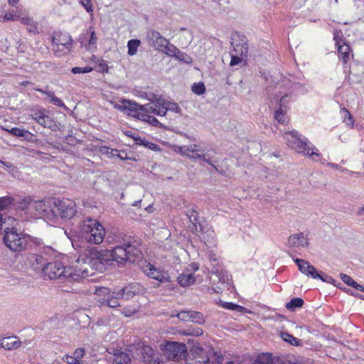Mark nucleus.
Listing matches in <instances>:
<instances>
[{
	"instance_id": "29",
	"label": "nucleus",
	"mask_w": 364,
	"mask_h": 364,
	"mask_svg": "<svg viewBox=\"0 0 364 364\" xmlns=\"http://www.w3.org/2000/svg\"><path fill=\"white\" fill-rule=\"evenodd\" d=\"M53 52L58 56H63L68 54L72 50V46H64L63 43H53Z\"/></svg>"
},
{
	"instance_id": "35",
	"label": "nucleus",
	"mask_w": 364,
	"mask_h": 364,
	"mask_svg": "<svg viewBox=\"0 0 364 364\" xmlns=\"http://www.w3.org/2000/svg\"><path fill=\"white\" fill-rule=\"evenodd\" d=\"M303 304V299L299 297H296L291 299V301L286 304V308L291 311H294L296 308L301 307Z\"/></svg>"
},
{
	"instance_id": "23",
	"label": "nucleus",
	"mask_w": 364,
	"mask_h": 364,
	"mask_svg": "<svg viewBox=\"0 0 364 364\" xmlns=\"http://www.w3.org/2000/svg\"><path fill=\"white\" fill-rule=\"evenodd\" d=\"M20 21L21 23L26 26L27 30L29 33L33 34L38 33L37 23L31 17L28 16H24L23 14H21Z\"/></svg>"
},
{
	"instance_id": "18",
	"label": "nucleus",
	"mask_w": 364,
	"mask_h": 364,
	"mask_svg": "<svg viewBox=\"0 0 364 364\" xmlns=\"http://www.w3.org/2000/svg\"><path fill=\"white\" fill-rule=\"evenodd\" d=\"M159 97H156L151 102L147 103L144 105V112L150 114H154L158 116H165L166 115V109L164 106L159 105Z\"/></svg>"
},
{
	"instance_id": "50",
	"label": "nucleus",
	"mask_w": 364,
	"mask_h": 364,
	"mask_svg": "<svg viewBox=\"0 0 364 364\" xmlns=\"http://www.w3.org/2000/svg\"><path fill=\"white\" fill-rule=\"evenodd\" d=\"M341 112H343L344 113L343 122H346V119L350 120V123L347 122V125L349 126L350 128H353V124H354V120H353V117L350 114V113L345 107L341 109Z\"/></svg>"
},
{
	"instance_id": "5",
	"label": "nucleus",
	"mask_w": 364,
	"mask_h": 364,
	"mask_svg": "<svg viewBox=\"0 0 364 364\" xmlns=\"http://www.w3.org/2000/svg\"><path fill=\"white\" fill-rule=\"evenodd\" d=\"M22 208L36 214L44 220H53L56 219L55 199L43 200H33L30 198H24L22 203Z\"/></svg>"
},
{
	"instance_id": "10",
	"label": "nucleus",
	"mask_w": 364,
	"mask_h": 364,
	"mask_svg": "<svg viewBox=\"0 0 364 364\" xmlns=\"http://www.w3.org/2000/svg\"><path fill=\"white\" fill-rule=\"evenodd\" d=\"M292 100L291 92L289 90L282 89V85H278L271 97L269 102L270 108H277V107H282L284 109H288V104Z\"/></svg>"
},
{
	"instance_id": "36",
	"label": "nucleus",
	"mask_w": 364,
	"mask_h": 364,
	"mask_svg": "<svg viewBox=\"0 0 364 364\" xmlns=\"http://www.w3.org/2000/svg\"><path fill=\"white\" fill-rule=\"evenodd\" d=\"M141 44V41L138 39L129 40L127 43L128 55H134L137 53V49Z\"/></svg>"
},
{
	"instance_id": "47",
	"label": "nucleus",
	"mask_w": 364,
	"mask_h": 364,
	"mask_svg": "<svg viewBox=\"0 0 364 364\" xmlns=\"http://www.w3.org/2000/svg\"><path fill=\"white\" fill-rule=\"evenodd\" d=\"M187 217L189 218L190 222L194 225L198 221V213L193 209H190L186 213Z\"/></svg>"
},
{
	"instance_id": "13",
	"label": "nucleus",
	"mask_w": 364,
	"mask_h": 364,
	"mask_svg": "<svg viewBox=\"0 0 364 364\" xmlns=\"http://www.w3.org/2000/svg\"><path fill=\"white\" fill-rule=\"evenodd\" d=\"M141 269L148 277L156 279L161 283H165L171 281L170 277L167 272H161L151 263H143L141 265Z\"/></svg>"
},
{
	"instance_id": "28",
	"label": "nucleus",
	"mask_w": 364,
	"mask_h": 364,
	"mask_svg": "<svg viewBox=\"0 0 364 364\" xmlns=\"http://www.w3.org/2000/svg\"><path fill=\"white\" fill-rule=\"evenodd\" d=\"M79 41H80L82 47H85V49L87 50L93 51L94 50L96 49V44L97 42V38L96 36V33L94 31H91L90 39H89L87 43L82 40L81 41V38H79Z\"/></svg>"
},
{
	"instance_id": "41",
	"label": "nucleus",
	"mask_w": 364,
	"mask_h": 364,
	"mask_svg": "<svg viewBox=\"0 0 364 364\" xmlns=\"http://www.w3.org/2000/svg\"><path fill=\"white\" fill-rule=\"evenodd\" d=\"M281 337L284 341L293 346H299L301 344V340L298 339L297 338L293 336L292 335L288 333H282Z\"/></svg>"
},
{
	"instance_id": "39",
	"label": "nucleus",
	"mask_w": 364,
	"mask_h": 364,
	"mask_svg": "<svg viewBox=\"0 0 364 364\" xmlns=\"http://www.w3.org/2000/svg\"><path fill=\"white\" fill-rule=\"evenodd\" d=\"M97 301L101 303L102 305H105L110 308H115L120 306L119 301L112 296L100 299Z\"/></svg>"
},
{
	"instance_id": "59",
	"label": "nucleus",
	"mask_w": 364,
	"mask_h": 364,
	"mask_svg": "<svg viewBox=\"0 0 364 364\" xmlns=\"http://www.w3.org/2000/svg\"><path fill=\"white\" fill-rule=\"evenodd\" d=\"M342 32L341 31H336L333 33V40L336 41V45L338 46V43L341 44L344 42L342 39Z\"/></svg>"
},
{
	"instance_id": "33",
	"label": "nucleus",
	"mask_w": 364,
	"mask_h": 364,
	"mask_svg": "<svg viewBox=\"0 0 364 364\" xmlns=\"http://www.w3.org/2000/svg\"><path fill=\"white\" fill-rule=\"evenodd\" d=\"M136 287V284H132L122 288V294L124 299L129 300L134 296L136 292L135 289Z\"/></svg>"
},
{
	"instance_id": "62",
	"label": "nucleus",
	"mask_w": 364,
	"mask_h": 364,
	"mask_svg": "<svg viewBox=\"0 0 364 364\" xmlns=\"http://www.w3.org/2000/svg\"><path fill=\"white\" fill-rule=\"evenodd\" d=\"M84 355V349L82 348H77L75 350L73 353V356L75 359L78 360V362L81 363V359L83 357Z\"/></svg>"
},
{
	"instance_id": "58",
	"label": "nucleus",
	"mask_w": 364,
	"mask_h": 364,
	"mask_svg": "<svg viewBox=\"0 0 364 364\" xmlns=\"http://www.w3.org/2000/svg\"><path fill=\"white\" fill-rule=\"evenodd\" d=\"M62 359L68 364H81L73 355H65Z\"/></svg>"
},
{
	"instance_id": "37",
	"label": "nucleus",
	"mask_w": 364,
	"mask_h": 364,
	"mask_svg": "<svg viewBox=\"0 0 364 364\" xmlns=\"http://www.w3.org/2000/svg\"><path fill=\"white\" fill-rule=\"evenodd\" d=\"M178 333L183 336H199L203 334V330L200 328H188L179 330Z\"/></svg>"
},
{
	"instance_id": "54",
	"label": "nucleus",
	"mask_w": 364,
	"mask_h": 364,
	"mask_svg": "<svg viewBox=\"0 0 364 364\" xmlns=\"http://www.w3.org/2000/svg\"><path fill=\"white\" fill-rule=\"evenodd\" d=\"M90 1L91 0H80V4L85 9L87 12L90 13L91 14V16H92L93 9Z\"/></svg>"
},
{
	"instance_id": "56",
	"label": "nucleus",
	"mask_w": 364,
	"mask_h": 364,
	"mask_svg": "<svg viewBox=\"0 0 364 364\" xmlns=\"http://www.w3.org/2000/svg\"><path fill=\"white\" fill-rule=\"evenodd\" d=\"M230 55H231V60L230 63V66L239 65L240 63H242V60L245 58L242 56L237 55H235L231 53H230Z\"/></svg>"
},
{
	"instance_id": "21",
	"label": "nucleus",
	"mask_w": 364,
	"mask_h": 364,
	"mask_svg": "<svg viewBox=\"0 0 364 364\" xmlns=\"http://www.w3.org/2000/svg\"><path fill=\"white\" fill-rule=\"evenodd\" d=\"M196 277L193 273L189 272V269L185 270L182 274L178 277V282L181 287H188L194 284Z\"/></svg>"
},
{
	"instance_id": "4",
	"label": "nucleus",
	"mask_w": 364,
	"mask_h": 364,
	"mask_svg": "<svg viewBox=\"0 0 364 364\" xmlns=\"http://www.w3.org/2000/svg\"><path fill=\"white\" fill-rule=\"evenodd\" d=\"M139 245V242L131 237L124 238L111 250L114 262L118 264H124L125 262H134L141 255Z\"/></svg>"
},
{
	"instance_id": "17",
	"label": "nucleus",
	"mask_w": 364,
	"mask_h": 364,
	"mask_svg": "<svg viewBox=\"0 0 364 364\" xmlns=\"http://www.w3.org/2000/svg\"><path fill=\"white\" fill-rule=\"evenodd\" d=\"M21 341L16 336L0 338V348L6 350H16L21 346Z\"/></svg>"
},
{
	"instance_id": "12",
	"label": "nucleus",
	"mask_w": 364,
	"mask_h": 364,
	"mask_svg": "<svg viewBox=\"0 0 364 364\" xmlns=\"http://www.w3.org/2000/svg\"><path fill=\"white\" fill-rule=\"evenodd\" d=\"M223 356L218 353L200 350V353L190 358L187 364H223Z\"/></svg>"
},
{
	"instance_id": "30",
	"label": "nucleus",
	"mask_w": 364,
	"mask_h": 364,
	"mask_svg": "<svg viewBox=\"0 0 364 364\" xmlns=\"http://www.w3.org/2000/svg\"><path fill=\"white\" fill-rule=\"evenodd\" d=\"M53 43H63L64 46H72L73 39L72 37L67 33H60L57 37H53Z\"/></svg>"
},
{
	"instance_id": "64",
	"label": "nucleus",
	"mask_w": 364,
	"mask_h": 364,
	"mask_svg": "<svg viewBox=\"0 0 364 364\" xmlns=\"http://www.w3.org/2000/svg\"><path fill=\"white\" fill-rule=\"evenodd\" d=\"M50 102L58 107H64V102L55 95L50 100Z\"/></svg>"
},
{
	"instance_id": "1",
	"label": "nucleus",
	"mask_w": 364,
	"mask_h": 364,
	"mask_svg": "<svg viewBox=\"0 0 364 364\" xmlns=\"http://www.w3.org/2000/svg\"><path fill=\"white\" fill-rule=\"evenodd\" d=\"M187 351L185 344L169 342L164 348V356L166 360L159 358L149 346H144L141 349L142 359L145 364H175L174 361L180 360L185 356Z\"/></svg>"
},
{
	"instance_id": "61",
	"label": "nucleus",
	"mask_w": 364,
	"mask_h": 364,
	"mask_svg": "<svg viewBox=\"0 0 364 364\" xmlns=\"http://www.w3.org/2000/svg\"><path fill=\"white\" fill-rule=\"evenodd\" d=\"M110 296L116 299L117 301H119V299H124L122 289H117L111 291Z\"/></svg>"
},
{
	"instance_id": "51",
	"label": "nucleus",
	"mask_w": 364,
	"mask_h": 364,
	"mask_svg": "<svg viewBox=\"0 0 364 364\" xmlns=\"http://www.w3.org/2000/svg\"><path fill=\"white\" fill-rule=\"evenodd\" d=\"M92 70V68L86 66L84 68L80 67H74L72 68L71 72L73 74H79V73H87Z\"/></svg>"
},
{
	"instance_id": "26",
	"label": "nucleus",
	"mask_w": 364,
	"mask_h": 364,
	"mask_svg": "<svg viewBox=\"0 0 364 364\" xmlns=\"http://www.w3.org/2000/svg\"><path fill=\"white\" fill-rule=\"evenodd\" d=\"M254 364H284L281 363L279 360L274 359L272 358V355L269 353H262L257 356L256 360H255Z\"/></svg>"
},
{
	"instance_id": "20",
	"label": "nucleus",
	"mask_w": 364,
	"mask_h": 364,
	"mask_svg": "<svg viewBox=\"0 0 364 364\" xmlns=\"http://www.w3.org/2000/svg\"><path fill=\"white\" fill-rule=\"evenodd\" d=\"M338 47V56L342 59L343 64H346L350 56H353L352 50L349 45L343 42V43L336 46Z\"/></svg>"
},
{
	"instance_id": "63",
	"label": "nucleus",
	"mask_w": 364,
	"mask_h": 364,
	"mask_svg": "<svg viewBox=\"0 0 364 364\" xmlns=\"http://www.w3.org/2000/svg\"><path fill=\"white\" fill-rule=\"evenodd\" d=\"M34 90H35L36 91H38V92H41V93H43V94L46 95L47 97H48V99H50V100H51V99L55 96V93H54V92H53V91H50V90H49V91L43 90V89L39 88V87H36V88H34Z\"/></svg>"
},
{
	"instance_id": "16",
	"label": "nucleus",
	"mask_w": 364,
	"mask_h": 364,
	"mask_svg": "<svg viewBox=\"0 0 364 364\" xmlns=\"http://www.w3.org/2000/svg\"><path fill=\"white\" fill-rule=\"evenodd\" d=\"M126 103L127 108L125 113L130 117L142 121L146 114L144 109V105L129 100L128 102H126Z\"/></svg>"
},
{
	"instance_id": "34",
	"label": "nucleus",
	"mask_w": 364,
	"mask_h": 364,
	"mask_svg": "<svg viewBox=\"0 0 364 364\" xmlns=\"http://www.w3.org/2000/svg\"><path fill=\"white\" fill-rule=\"evenodd\" d=\"M11 134L18 136V137H23L27 139L28 136L31 135V132L28 130L20 129L18 127H14L11 129H6Z\"/></svg>"
},
{
	"instance_id": "24",
	"label": "nucleus",
	"mask_w": 364,
	"mask_h": 364,
	"mask_svg": "<svg viewBox=\"0 0 364 364\" xmlns=\"http://www.w3.org/2000/svg\"><path fill=\"white\" fill-rule=\"evenodd\" d=\"M22 12L16 7V11H8L5 14H0V22L6 23L8 21H14L20 20Z\"/></svg>"
},
{
	"instance_id": "32",
	"label": "nucleus",
	"mask_w": 364,
	"mask_h": 364,
	"mask_svg": "<svg viewBox=\"0 0 364 364\" xmlns=\"http://www.w3.org/2000/svg\"><path fill=\"white\" fill-rule=\"evenodd\" d=\"M287 111V109L278 107L274 112V119L282 124L288 123L289 119L286 115Z\"/></svg>"
},
{
	"instance_id": "45",
	"label": "nucleus",
	"mask_w": 364,
	"mask_h": 364,
	"mask_svg": "<svg viewBox=\"0 0 364 364\" xmlns=\"http://www.w3.org/2000/svg\"><path fill=\"white\" fill-rule=\"evenodd\" d=\"M174 58L180 61L184 62L186 64H191L193 61L190 55L181 51L179 49L178 50Z\"/></svg>"
},
{
	"instance_id": "19",
	"label": "nucleus",
	"mask_w": 364,
	"mask_h": 364,
	"mask_svg": "<svg viewBox=\"0 0 364 364\" xmlns=\"http://www.w3.org/2000/svg\"><path fill=\"white\" fill-rule=\"evenodd\" d=\"M287 244L289 247H304L308 245V242L304 235L300 232L289 236Z\"/></svg>"
},
{
	"instance_id": "11",
	"label": "nucleus",
	"mask_w": 364,
	"mask_h": 364,
	"mask_svg": "<svg viewBox=\"0 0 364 364\" xmlns=\"http://www.w3.org/2000/svg\"><path fill=\"white\" fill-rule=\"evenodd\" d=\"M55 213L56 219L58 218L63 219H70L76 213L75 203L70 199L63 198L62 200L55 199Z\"/></svg>"
},
{
	"instance_id": "3",
	"label": "nucleus",
	"mask_w": 364,
	"mask_h": 364,
	"mask_svg": "<svg viewBox=\"0 0 364 364\" xmlns=\"http://www.w3.org/2000/svg\"><path fill=\"white\" fill-rule=\"evenodd\" d=\"M80 267H77V259L75 263L69 267H65L60 261H55L48 263L42 268L43 274L50 279H60L62 282H75L82 279Z\"/></svg>"
},
{
	"instance_id": "38",
	"label": "nucleus",
	"mask_w": 364,
	"mask_h": 364,
	"mask_svg": "<svg viewBox=\"0 0 364 364\" xmlns=\"http://www.w3.org/2000/svg\"><path fill=\"white\" fill-rule=\"evenodd\" d=\"M178 48L174 45L169 43L168 40H166V43H164V48L160 52L164 53L166 55L175 57Z\"/></svg>"
},
{
	"instance_id": "55",
	"label": "nucleus",
	"mask_w": 364,
	"mask_h": 364,
	"mask_svg": "<svg viewBox=\"0 0 364 364\" xmlns=\"http://www.w3.org/2000/svg\"><path fill=\"white\" fill-rule=\"evenodd\" d=\"M191 311H181L177 314L176 316L181 321H190Z\"/></svg>"
},
{
	"instance_id": "53",
	"label": "nucleus",
	"mask_w": 364,
	"mask_h": 364,
	"mask_svg": "<svg viewBox=\"0 0 364 364\" xmlns=\"http://www.w3.org/2000/svg\"><path fill=\"white\" fill-rule=\"evenodd\" d=\"M340 276L341 279L346 284L352 287H353L356 284V282L350 276L343 273H341Z\"/></svg>"
},
{
	"instance_id": "9",
	"label": "nucleus",
	"mask_w": 364,
	"mask_h": 364,
	"mask_svg": "<svg viewBox=\"0 0 364 364\" xmlns=\"http://www.w3.org/2000/svg\"><path fill=\"white\" fill-rule=\"evenodd\" d=\"M3 241L5 245L12 252H20L24 250L28 245L25 234L18 232L16 228H5Z\"/></svg>"
},
{
	"instance_id": "22",
	"label": "nucleus",
	"mask_w": 364,
	"mask_h": 364,
	"mask_svg": "<svg viewBox=\"0 0 364 364\" xmlns=\"http://www.w3.org/2000/svg\"><path fill=\"white\" fill-rule=\"evenodd\" d=\"M158 105L164 106V109H166V113L167 111H171L177 114L181 113V108L177 103L168 101L161 97H159Z\"/></svg>"
},
{
	"instance_id": "57",
	"label": "nucleus",
	"mask_w": 364,
	"mask_h": 364,
	"mask_svg": "<svg viewBox=\"0 0 364 364\" xmlns=\"http://www.w3.org/2000/svg\"><path fill=\"white\" fill-rule=\"evenodd\" d=\"M223 306L229 310H237L239 311H241L244 308L241 306H239L237 304H233V303H229V302H225L223 304Z\"/></svg>"
},
{
	"instance_id": "49",
	"label": "nucleus",
	"mask_w": 364,
	"mask_h": 364,
	"mask_svg": "<svg viewBox=\"0 0 364 364\" xmlns=\"http://www.w3.org/2000/svg\"><path fill=\"white\" fill-rule=\"evenodd\" d=\"M128 101H129V100L124 99L122 100L121 104L116 103L112 101H110V103L113 105L114 109L125 113L127 108V105L126 102H128Z\"/></svg>"
},
{
	"instance_id": "7",
	"label": "nucleus",
	"mask_w": 364,
	"mask_h": 364,
	"mask_svg": "<svg viewBox=\"0 0 364 364\" xmlns=\"http://www.w3.org/2000/svg\"><path fill=\"white\" fill-rule=\"evenodd\" d=\"M80 230L82 237L92 244L102 243L105 235L104 227L98 221L90 217L82 221Z\"/></svg>"
},
{
	"instance_id": "42",
	"label": "nucleus",
	"mask_w": 364,
	"mask_h": 364,
	"mask_svg": "<svg viewBox=\"0 0 364 364\" xmlns=\"http://www.w3.org/2000/svg\"><path fill=\"white\" fill-rule=\"evenodd\" d=\"M99 152L102 155L106 156L109 158H112L115 156V155L118 153V150L111 149L107 146H101L99 147Z\"/></svg>"
},
{
	"instance_id": "43",
	"label": "nucleus",
	"mask_w": 364,
	"mask_h": 364,
	"mask_svg": "<svg viewBox=\"0 0 364 364\" xmlns=\"http://www.w3.org/2000/svg\"><path fill=\"white\" fill-rule=\"evenodd\" d=\"M190 321L198 324H203L205 322V319L202 313L199 311H191Z\"/></svg>"
},
{
	"instance_id": "46",
	"label": "nucleus",
	"mask_w": 364,
	"mask_h": 364,
	"mask_svg": "<svg viewBox=\"0 0 364 364\" xmlns=\"http://www.w3.org/2000/svg\"><path fill=\"white\" fill-rule=\"evenodd\" d=\"M142 121L146 122L155 127H161V124L155 117L148 114L146 113L145 114L144 118L142 119Z\"/></svg>"
},
{
	"instance_id": "52",
	"label": "nucleus",
	"mask_w": 364,
	"mask_h": 364,
	"mask_svg": "<svg viewBox=\"0 0 364 364\" xmlns=\"http://www.w3.org/2000/svg\"><path fill=\"white\" fill-rule=\"evenodd\" d=\"M11 203V199L9 197L0 198V210L6 209Z\"/></svg>"
},
{
	"instance_id": "6",
	"label": "nucleus",
	"mask_w": 364,
	"mask_h": 364,
	"mask_svg": "<svg viewBox=\"0 0 364 364\" xmlns=\"http://www.w3.org/2000/svg\"><path fill=\"white\" fill-rule=\"evenodd\" d=\"M284 138L287 146L297 153L311 156L313 160H316V157L319 156L316 147L310 146L308 140L305 137H302L297 131L293 130L285 132Z\"/></svg>"
},
{
	"instance_id": "60",
	"label": "nucleus",
	"mask_w": 364,
	"mask_h": 364,
	"mask_svg": "<svg viewBox=\"0 0 364 364\" xmlns=\"http://www.w3.org/2000/svg\"><path fill=\"white\" fill-rule=\"evenodd\" d=\"M6 220L9 225H12L13 223L15 221V219L12 217L4 218L3 215L0 213V230L2 229L3 224L6 223Z\"/></svg>"
},
{
	"instance_id": "14",
	"label": "nucleus",
	"mask_w": 364,
	"mask_h": 364,
	"mask_svg": "<svg viewBox=\"0 0 364 364\" xmlns=\"http://www.w3.org/2000/svg\"><path fill=\"white\" fill-rule=\"evenodd\" d=\"M146 39L149 45L158 51L162 50L167 40L159 32L154 30H149L146 32Z\"/></svg>"
},
{
	"instance_id": "44",
	"label": "nucleus",
	"mask_w": 364,
	"mask_h": 364,
	"mask_svg": "<svg viewBox=\"0 0 364 364\" xmlns=\"http://www.w3.org/2000/svg\"><path fill=\"white\" fill-rule=\"evenodd\" d=\"M95 294L99 296V299L108 298L110 296L111 290L107 287H100L95 289Z\"/></svg>"
},
{
	"instance_id": "2",
	"label": "nucleus",
	"mask_w": 364,
	"mask_h": 364,
	"mask_svg": "<svg viewBox=\"0 0 364 364\" xmlns=\"http://www.w3.org/2000/svg\"><path fill=\"white\" fill-rule=\"evenodd\" d=\"M114 261L111 250L97 251L92 249L88 253L81 255L77 259V267H80V272L82 279L92 274L90 271L96 269L102 271L104 264Z\"/></svg>"
},
{
	"instance_id": "8",
	"label": "nucleus",
	"mask_w": 364,
	"mask_h": 364,
	"mask_svg": "<svg viewBox=\"0 0 364 364\" xmlns=\"http://www.w3.org/2000/svg\"><path fill=\"white\" fill-rule=\"evenodd\" d=\"M178 152L183 156H188L190 159H200L213 167L217 171H218L216 165L218 163V159L215 156L216 153L213 149L208 150L205 153L200 145L194 144L178 146Z\"/></svg>"
},
{
	"instance_id": "31",
	"label": "nucleus",
	"mask_w": 364,
	"mask_h": 364,
	"mask_svg": "<svg viewBox=\"0 0 364 364\" xmlns=\"http://www.w3.org/2000/svg\"><path fill=\"white\" fill-rule=\"evenodd\" d=\"M37 123L50 129H54L56 127L55 121L47 113L41 117V119Z\"/></svg>"
},
{
	"instance_id": "15",
	"label": "nucleus",
	"mask_w": 364,
	"mask_h": 364,
	"mask_svg": "<svg viewBox=\"0 0 364 364\" xmlns=\"http://www.w3.org/2000/svg\"><path fill=\"white\" fill-rule=\"evenodd\" d=\"M294 261L298 266L300 272L305 275L308 277L311 276L314 279H323L322 275L318 274L316 268L312 266L308 261L299 258L294 259Z\"/></svg>"
},
{
	"instance_id": "25",
	"label": "nucleus",
	"mask_w": 364,
	"mask_h": 364,
	"mask_svg": "<svg viewBox=\"0 0 364 364\" xmlns=\"http://www.w3.org/2000/svg\"><path fill=\"white\" fill-rule=\"evenodd\" d=\"M232 45L233 46V49L231 51V53L242 56L243 58L247 57L248 53V46L246 42L242 41L239 43H232Z\"/></svg>"
},
{
	"instance_id": "40",
	"label": "nucleus",
	"mask_w": 364,
	"mask_h": 364,
	"mask_svg": "<svg viewBox=\"0 0 364 364\" xmlns=\"http://www.w3.org/2000/svg\"><path fill=\"white\" fill-rule=\"evenodd\" d=\"M47 113L46 109L41 107H36L31 109V116L33 119H34L36 122L41 119V117H43L44 114Z\"/></svg>"
},
{
	"instance_id": "48",
	"label": "nucleus",
	"mask_w": 364,
	"mask_h": 364,
	"mask_svg": "<svg viewBox=\"0 0 364 364\" xmlns=\"http://www.w3.org/2000/svg\"><path fill=\"white\" fill-rule=\"evenodd\" d=\"M192 91L198 95L203 94L205 91L204 84L203 82L194 83L192 85Z\"/></svg>"
},
{
	"instance_id": "27",
	"label": "nucleus",
	"mask_w": 364,
	"mask_h": 364,
	"mask_svg": "<svg viewBox=\"0 0 364 364\" xmlns=\"http://www.w3.org/2000/svg\"><path fill=\"white\" fill-rule=\"evenodd\" d=\"M131 359L129 355L124 352L116 350L114 353L113 364H129Z\"/></svg>"
}]
</instances>
